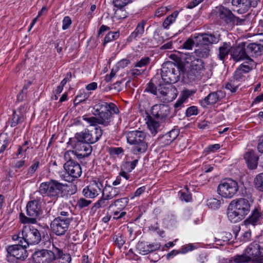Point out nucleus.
I'll return each instance as SVG.
<instances>
[{
	"mask_svg": "<svg viewBox=\"0 0 263 263\" xmlns=\"http://www.w3.org/2000/svg\"><path fill=\"white\" fill-rule=\"evenodd\" d=\"M150 61V59L148 57H144L142 58L139 62L135 65L136 67H142L146 65Z\"/></svg>",
	"mask_w": 263,
	"mask_h": 263,
	"instance_id": "nucleus-62",
	"label": "nucleus"
},
{
	"mask_svg": "<svg viewBox=\"0 0 263 263\" xmlns=\"http://www.w3.org/2000/svg\"><path fill=\"white\" fill-rule=\"evenodd\" d=\"M102 193L103 195L105 194L108 199H111L116 197L119 194V191L116 187L106 185L103 188Z\"/></svg>",
	"mask_w": 263,
	"mask_h": 263,
	"instance_id": "nucleus-34",
	"label": "nucleus"
},
{
	"mask_svg": "<svg viewBox=\"0 0 263 263\" xmlns=\"http://www.w3.org/2000/svg\"><path fill=\"white\" fill-rule=\"evenodd\" d=\"M177 129H174L167 132L164 135L159 137L157 142L161 147L170 144L178 136Z\"/></svg>",
	"mask_w": 263,
	"mask_h": 263,
	"instance_id": "nucleus-23",
	"label": "nucleus"
},
{
	"mask_svg": "<svg viewBox=\"0 0 263 263\" xmlns=\"http://www.w3.org/2000/svg\"><path fill=\"white\" fill-rule=\"evenodd\" d=\"M70 222L68 218L64 219L62 217H58L51 222L50 227L55 235L61 236L68 230Z\"/></svg>",
	"mask_w": 263,
	"mask_h": 263,
	"instance_id": "nucleus-13",
	"label": "nucleus"
},
{
	"mask_svg": "<svg viewBox=\"0 0 263 263\" xmlns=\"http://www.w3.org/2000/svg\"><path fill=\"white\" fill-rule=\"evenodd\" d=\"M251 204L248 200L239 198L231 202L228 212V217L232 222H237L245 218L249 213Z\"/></svg>",
	"mask_w": 263,
	"mask_h": 263,
	"instance_id": "nucleus-2",
	"label": "nucleus"
},
{
	"mask_svg": "<svg viewBox=\"0 0 263 263\" xmlns=\"http://www.w3.org/2000/svg\"><path fill=\"white\" fill-rule=\"evenodd\" d=\"M106 100H101L94 107V115L97 117H83V120L91 126L102 124L104 126L109 125L112 117V114H118L119 112L117 105L113 103H107Z\"/></svg>",
	"mask_w": 263,
	"mask_h": 263,
	"instance_id": "nucleus-1",
	"label": "nucleus"
},
{
	"mask_svg": "<svg viewBox=\"0 0 263 263\" xmlns=\"http://www.w3.org/2000/svg\"><path fill=\"white\" fill-rule=\"evenodd\" d=\"M251 261L250 257L244 251L241 254H236L230 259V263H248Z\"/></svg>",
	"mask_w": 263,
	"mask_h": 263,
	"instance_id": "nucleus-33",
	"label": "nucleus"
},
{
	"mask_svg": "<svg viewBox=\"0 0 263 263\" xmlns=\"http://www.w3.org/2000/svg\"><path fill=\"white\" fill-rule=\"evenodd\" d=\"M145 138L146 134L142 131L133 130L127 133V142L133 145L132 152L134 154H140L146 151L148 145Z\"/></svg>",
	"mask_w": 263,
	"mask_h": 263,
	"instance_id": "nucleus-5",
	"label": "nucleus"
},
{
	"mask_svg": "<svg viewBox=\"0 0 263 263\" xmlns=\"http://www.w3.org/2000/svg\"><path fill=\"white\" fill-rule=\"evenodd\" d=\"M256 63L252 59H249L240 64L234 73V79L239 82L245 80V74L255 68Z\"/></svg>",
	"mask_w": 263,
	"mask_h": 263,
	"instance_id": "nucleus-12",
	"label": "nucleus"
},
{
	"mask_svg": "<svg viewBox=\"0 0 263 263\" xmlns=\"http://www.w3.org/2000/svg\"><path fill=\"white\" fill-rule=\"evenodd\" d=\"M200 36L202 41L207 44H216L221 40V35L216 32L203 33Z\"/></svg>",
	"mask_w": 263,
	"mask_h": 263,
	"instance_id": "nucleus-30",
	"label": "nucleus"
},
{
	"mask_svg": "<svg viewBox=\"0 0 263 263\" xmlns=\"http://www.w3.org/2000/svg\"><path fill=\"white\" fill-rule=\"evenodd\" d=\"M27 248L21 240L20 244L9 246L6 248L7 257L9 259L12 258L18 260L24 261L28 256L26 249Z\"/></svg>",
	"mask_w": 263,
	"mask_h": 263,
	"instance_id": "nucleus-10",
	"label": "nucleus"
},
{
	"mask_svg": "<svg viewBox=\"0 0 263 263\" xmlns=\"http://www.w3.org/2000/svg\"><path fill=\"white\" fill-rule=\"evenodd\" d=\"M64 168L67 174L69 179H65L67 181H72L79 178L82 175V168L78 162L64 165Z\"/></svg>",
	"mask_w": 263,
	"mask_h": 263,
	"instance_id": "nucleus-18",
	"label": "nucleus"
},
{
	"mask_svg": "<svg viewBox=\"0 0 263 263\" xmlns=\"http://www.w3.org/2000/svg\"><path fill=\"white\" fill-rule=\"evenodd\" d=\"M194 41L193 39L189 38L183 44V48L190 50L192 48L194 45Z\"/></svg>",
	"mask_w": 263,
	"mask_h": 263,
	"instance_id": "nucleus-61",
	"label": "nucleus"
},
{
	"mask_svg": "<svg viewBox=\"0 0 263 263\" xmlns=\"http://www.w3.org/2000/svg\"><path fill=\"white\" fill-rule=\"evenodd\" d=\"M186 189V192L180 191L179 194L180 195V198L181 200H184L186 202L190 201L192 199V196L191 194L188 191V189Z\"/></svg>",
	"mask_w": 263,
	"mask_h": 263,
	"instance_id": "nucleus-51",
	"label": "nucleus"
},
{
	"mask_svg": "<svg viewBox=\"0 0 263 263\" xmlns=\"http://www.w3.org/2000/svg\"><path fill=\"white\" fill-rule=\"evenodd\" d=\"M263 47L260 45L256 43H246V52L248 54V59H252L250 57H257L261 53V48Z\"/></svg>",
	"mask_w": 263,
	"mask_h": 263,
	"instance_id": "nucleus-25",
	"label": "nucleus"
},
{
	"mask_svg": "<svg viewBox=\"0 0 263 263\" xmlns=\"http://www.w3.org/2000/svg\"><path fill=\"white\" fill-rule=\"evenodd\" d=\"M131 2V0H113L115 7L122 8Z\"/></svg>",
	"mask_w": 263,
	"mask_h": 263,
	"instance_id": "nucleus-58",
	"label": "nucleus"
},
{
	"mask_svg": "<svg viewBox=\"0 0 263 263\" xmlns=\"http://www.w3.org/2000/svg\"><path fill=\"white\" fill-rule=\"evenodd\" d=\"M109 200L107 198V196L105 195H103L102 194V197L99 200H98L92 207V210L96 211L97 210L100 208H104L106 207L109 203Z\"/></svg>",
	"mask_w": 263,
	"mask_h": 263,
	"instance_id": "nucleus-38",
	"label": "nucleus"
},
{
	"mask_svg": "<svg viewBox=\"0 0 263 263\" xmlns=\"http://www.w3.org/2000/svg\"><path fill=\"white\" fill-rule=\"evenodd\" d=\"M186 63H190L191 68L197 69L198 71H202L204 68V63L201 59L197 58L194 56L191 55L186 59Z\"/></svg>",
	"mask_w": 263,
	"mask_h": 263,
	"instance_id": "nucleus-32",
	"label": "nucleus"
},
{
	"mask_svg": "<svg viewBox=\"0 0 263 263\" xmlns=\"http://www.w3.org/2000/svg\"><path fill=\"white\" fill-rule=\"evenodd\" d=\"M79 136L78 133H76L74 137L70 138L68 143L73 149L77 159L79 160L88 157L92 152V147L90 143L80 138Z\"/></svg>",
	"mask_w": 263,
	"mask_h": 263,
	"instance_id": "nucleus-8",
	"label": "nucleus"
},
{
	"mask_svg": "<svg viewBox=\"0 0 263 263\" xmlns=\"http://www.w3.org/2000/svg\"><path fill=\"white\" fill-rule=\"evenodd\" d=\"M89 95L86 92L82 93L80 95H78L74 100V104L77 105L81 102L85 101L88 99Z\"/></svg>",
	"mask_w": 263,
	"mask_h": 263,
	"instance_id": "nucleus-52",
	"label": "nucleus"
},
{
	"mask_svg": "<svg viewBox=\"0 0 263 263\" xmlns=\"http://www.w3.org/2000/svg\"><path fill=\"white\" fill-rule=\"evenodd\" d=\"M232 4L237 8L236 11L240 14L246 12L251 6L250 0H232Z\"/></svg>",
	"mask_w": 263,
	"mask_h": 263,
	"instance_id": "nucleus-28",
	"label": "nucleus"
},
{
	"mask_svg": "<svg viewBox=\"0 0 263 263\" xmlns=\"http://www.w3.org/2000/svg\"><path fill=\"white\" fill-rule=\"evenodd\" d=\"M226 96V93L222 90H218L210 93L203 100H200V104L203 106L214 104L223 99Z\"/></svg>",
	"mask_w": 263,
	"mask_h": 263,
	"instance_id": "nucleus-22",
	"label": "nucleus"
},
{
	"mask_svg": "<svg viewBox=\"0 0 263 263\" xmlns=\"http://www.w3.org/2000/svg\"><path fill=\"white\" fill-rule=\"evenodd\" d=\"M146 124L151 134L153 136L156 135L157 133L162 129L161 124L150 116H147Z\"/></svg>",
	"mask_w": 263,
	"mask_h": 263,
	"instance_id": "nucleus-31",
	"label": "nucleus"
},
{
	"mask_svg": "<svg viewBox=\"0 0 263 263\" xmlns=\"http://www.w3.org/2000/svg\"><path fill=\"white\" fill-rule=\"evenodd\" d=\"M261 249L263 250L262 246L256 242H253L244 250V252L250 257L252 261L259 256L261 253Z\"/></svg>",
	"mask_w": 263,
	"mask_h": 263,
	"instance_id": "nucleus-24",
	"label": "nucleus"
},
{
	"mask_svg": "<svg viewBox=\"0 0 263 263\" xmlns=\"http://www.w3.org/2000/svg\"><path fill=\"white\" fill-rule=\"evenodd\" d=\"M128 201V198L127 197L117 199L109 205V208H111L113 206H116L119 207V209H123L127 205Z\"/></svg>",
	"mask_w": 263,
	"mask_h": 263,
	"instance_id": "nucleus-41",
	"label": "nucleus"
},
{
	"mask_svg": "<svg viewBox=\"0 0 263 263\" xmlns=\"http://www.w3.org/2000/svg\"><path fill=\"white\" fill-rule=\"evenodd\" d=\"M64 44V41L62 40H59L56 41V43H55V48L59 53H60L62 51Z\"/></svg>",
	"mask_w": 263,
	"mask_h": 263,
	"instance_id": "nucleus-64",
	"label": "nucleus"
},
{
	"mask_svg": "<svg viewBox=\"0 0 263 263\" xmlns=\"http://www.w3.org/2000/svg\"><path fill=\"white\" fill-rule=\"evenodd\" d=\"M58 181L54 179H50L49 181L42 182L40 186L39 192L35 194H45L46 196L57 200L60 196H62L63 188L66 186Z\"/></svg>",
	"mask_w": 263,
	"mask_h": 263,
	"instance_id": "nucleus-4",
	"label": "nucleus"
},
{
	"mask_svg": "<svg viewBox=\"0 0 263 263\" xmlns=\"http://www.w3.org/2000/svg\"><path fill=\"white\" fill-rule=\"evenodd\" d=\"M184 66H178L173 62L167 61L162 65L161 75L166 83H175L180 80L181 74L184 78Z\"/></svg>",
	"mask_w": 263,
	"mask_h": 263,
	"instance_id": "nucleus-3",
	"label": "nucleus"
},
{
	"mask_svg": "<svg viewBox=\"0 0 263 263\" xmlns=\"http://www.w3.org/2000/svg\"><path fill=\"white\" fill-rule=\"evenodd\" d=\"M160 98H162L165 101H172L177 96L176 88L170 84L160 85L158 89Z\"/></svg>",
	"mask_w": 263,
	"mask_h": 263,
	"instance_id": "nucleus-16",
	"label": "nucleus"
},
{
	"mask_svg": "<svg viewBox=\"0 0 263 263\" xmlns=\"http://www.w3.org/2000/svg\"><path fill=\"white\" fill-rule=\"evenodd\" d=\"M103 188V185L101 182L93 181L83 189L82 193L85 197L93 198L99 194Z\"/></svg>",
	"mask_w": 263,
	"mask_h": 263,
	"instance_id": "nucleus-19",
	"label": "nucleus"
},
{
	"mask_svg": "<svg viewBox=\"0 0 263 263\" xmlns=\"http://www.w3.org/2000/svg\"><path fill=\"white\" fill-rule=\"evenodd\" d=\"M186 116L187 117H190L193 115H196L198 114V109L196 106H192L189 107L186 110Z\"/></svg>",
	"mask_w": 263,
	"mask_h": 263,
	"instance_id": "nucleus-60",
	"label": "nucleus"
},
{
	"mask_svg": "<svg viewBox=\"0 0 263 263\" xmlns=\"http://www.w3.org/2000/svg\"><path fill=\"white\" fill-rule=\"evenodd\" d=\"M239 85L238 82L234 80H231L226 85V88L230 90L232 92H235Z\"/></svg>",
	"mask_w": 263,
	"mask_h": 263,
	"instance_id": "nucleus-47",
	"label": "nucleus"
},
{
	"mask_svg": "<svg viewBox=\"0 0 263 263\" xmlns=\"http://www.w3.org/2000/svg\"><path fill=\"white\" fill-rule=\"evenodd\" d=\"M137 249L140 254L145 255L149 253L148 244L145 242H139L137 245Z\"/></svg>",
	"mask_w": 263,
	"mask_h": 263,
	"instance_id": "nucleus-45",
	"label": "nucleus"
},
{
	"mask_svg": "<svg viewBox=\"0 0 263 263\" xmlns=\"http://www.w3.org/2000/svg\"><path fill=\"white\" fill-rule=\"evenodd\" d=\"M263 222V212L260 209L255 208L252 211L251 214L244 220V224L248 227L250 225L255 226Z\"/></svg>",
	"mask_w": 263,
	"mask_h": 263,
	"instance_id": "nucleus-21",
	"label": "nucleus"
},
{
	"mask_svg": "<svg viewBox=\"0 0 263 263\" xmlns=\"http://www.w3.org/2000/svg\"><path fill=\"white\" fill-rule=\"evenodd\" d=\"M80 136L79 138L84 140L90 144L95 143L97 142L101 137L103 131L101 127H96L93 129L89 130L85 129L84 130L78 133Z\"/></svg>",
	"mask_w": 263,
	"mask_h": 263,
	"instance_id": "nucleus-15",
	"label": "nucleus"
},
{
	"mask_svg": "<svg viewBox=\"0 0 263 263\" xmlns=\"http://www.w3.org/2000/svg\"><path fill=\"white\" fill-rule=\"evenodd\" d=\"M39 166V161H35L34 162L33 164L31 165V166L28 168L27 175L28 176L27 177L29 176H32L33 174L35 172V171L37 170L38 167Z\"/></svg>",
	"mask_w": 263,
	"mask_h": 263,
	"instance_id": "nucleus-55",
	"label": "nucleus"
},
{
	"mask_svg": "<svg viewBox=\"0 0 263 263\" xmlns=\"http://www.w3.org/2000/svg\"><path fill=\"white\" fill-rule=\"evenodd\" d=\"M253 183L257 190L263 192V173L258 174L254 178Z\"/></svg>",
	"mask_w": 263,
	"mask_h": 263,
	"instance_id": "nucleus-39",
	"label": "nucleus"
},
{
	"mask_svg": "<svg viewBox=\"0 0 263 263\" xmlns=\"http://www.w3.org/2000/svg\"><path fill=\"white\" fill-rule=\"evenodd\" d=\"M22 235L21 240L27 247L29 245L37 244L41 240V236L39 230L33 227L24 228Z\"/></svg>",
	"mask_w": 263,
	"mask_h": 263,
	"instance_id": "nucleus-11",
	"label": "nucleus"
},
{
	"mask_svg": "<svg viewBox=\"0 0 263 263\" xmlns=\"http://www.w3.org/2000/svg\"><path fill=\"white\" fill-rule=\"evenodd\" d=\"M9 140L6 134L0 135V154L4 152L8 146Z\"/></svg>",
	"mask_w": 263,
	"mask_h": 263,
	"instance_id": "nucleus-43",
	"label": "nucleus"
},
{
	"mask_svg": "<svg viewBox=\"0 0 263 263\" xmlns=\"http://www.w3.org/2000/svg\"><path fill=\"white\" fill-rule=\"evenodd\" d=\"M119 36V33L117 32H110L108 33L104 38L103 45H104L111 41L116 40Z\"/></svg>",
	"mask_w": 263,
	"mask_h": 263,
	"instance_id": "nucleus-48",
	"label": "nucleus"
},
{
	"mask_svg": "<svg viewBox=\"0 0 263 263\" xmlns=\"http://www.w3.org/2000/svg\"><path fill=\"white\" fill-rule=\"evenodd\" d=\"M91 203V201L85 199L83 198H80L77 202V206L80 209H83L88 206Z\"/></svg>",
	"mask_w": 263,
	"mask_h": 263,
	"instance_id": "nucleus-53",
	"label": "nucleus"
},
{
	"mask_svg": "<svg viewBox=\"0 0 263 263\" xmlns=\"http://www.w3.org/2000/svg\"><path fill=\"white\" fill-rule=\"evenodd\" d=\"M220 201L215 198H211L207 201V205L212 209H217L220 207Z\"/></svg>",
	"mask_w": 263,
	"mask_h": 263,
	"instance_id": "nucleus-46",
	"label": "nucleus"
},
{
	"mask_svg": "<svg viewBox=\"0 0 263 263\" xmlns=\"http://www.w3.org/2000/svg\"><path fill=\"white\" fill-rule=\"evenodd\" d=\"M25 116V110L24 107H20L17 110L14 111L13 117L11 120V126L14 127L17 124L22 123Z\"/></svg>",
	"mask_w": 263,
	"mask_h": 263,
	"instance_id": "nucleus-29",
	"label": "nucleus"
},
{
	"mask_svg": "<svg viewBox=\"0 0 263 263\" xmlns=\"http://www.w3.org/2000/svg\"><path fill=\"white\" fill-rule=\"evenodd\" d=\"M232 47L231 43L230 42H223L218 48V51L217 54L218 58L220 61L223 62L225 60V59L232 50Z\"/></svg>",
	"mask_w": 263,
	"mask_h": 263,
	"instance_id": "nucleus-27",
	"label": "nucleus"
},
{
	"mask_svg": "<svg viewBox=\"0 0 263 263\" xmlns=\"http://www.w3.org/2000/svg\"><path fill=\"white\" fill-rule=\"evenodd\" d=\"M142 71L138 69H133L129 70L127 72V76L129 78L128 81L131 80H134L135 78H137L138 76L141 75L142 73Z\"/></svg>",
	"mask_w": 263,
	"mask_h": 263,
	"instance_id": "nucleus-50",
	"label": "nucleus"
},
{
	"mask_svg": "<svg viewBox=\"0 0 263 263\" xmlns=\"http://www.w3.org/2000/svg\"><path fill=\"white\" fill-rule=\"evenodd\" d=\"M27 216L23 213L20 214V220L23 223H35L36 218L42 213L41 209V199L36 198L29 201L26 205Z\"/></svg>",
	"mask_w": 263,
	"mask_h": 263,
	"instance_id": "nucleus-6",
	"label": "nucleus"
},
{
	"mask_svg": "<svg viewBox=\"0 0 263 263\" xmlns=\"http://www.w3.org/2000/svg\"><path fill=\"white\" fill-rule=\"evenodd\" d=\"M210 49L209 45L204 43L195 50L196 54L200 57L207 58L210 55Z\"/></svg>",
	"mask_w": 263,
	"mask_h": 263,
	"instance_id": "nucleus-37",
	"label": "nucleus"
},
{
	"mask_svg": "<svg viewBox=\"0 0 263 263\" xmlns=\"http://www.w3.org/2000/svg\"><path fill=\"white\" fill-rule=\"evenodd\" d=\"M76 158H77V156L73 150L67 151L64 155V159L66 161L64 165L77 162L75 160Z\"/></svg>",
	"mask_w": 263,
	"mask_h": 263,
	"instance_id": "nucleus-40",
	"label": "nucleus"
},
{
	"mask_svg": "<svg viewBox=\"0 0 263 263\" xmlns=\"http://www.w3.org/2000/svg\"><path fill=\"white\" fill-rule=\"evenodd\" d=\"M170 112V106L165 104H156L151 109L153 116L162 121H170V119L168 118Z\"/></svg>",
	"mask_w": 263,
	"mask_h": 263,
	"instance_id": "nucleus-17",
	"label": "nucleus"
},
{
	"mask_svg": "<svg viewBox=\"0 0 263 263\" xmlns=\"http://www.w3.org/2000/svg\"><path fill=\"white\" fill-rule=\"evenodd\" d=\"M113 239L119 248H121L125 242V237L119 234L115 235Z\"/></svg>",
	"mask_w": 263,
	"mask_h": 263,
	"instance_id": "nucleus-49",
	"label": "nucleus"
},
{
	"mask_svg": "<svg viewBox=\"0 0 263 263\" xmlns=\"http://www.w3.org/2000/svg\"><path fill=\"white\" fill-rule=\"evenodd\" d=\"M72 23L70 17L68 16H65L62 21V29L65 30L67 29Z\"/></svg>",
	"mask_w": 263,
	"mask_h": 263,
	"instance_id": "nucleus-59",
	"label": "nucleus"
},
{
	"mask_svg": "<svg viewBox=\"0 0 263 263\" xmlns=\"http://www.w3.org/2000/svg\"><path fill=\"white\" fill-rule=\"evenodd\" d=\"M145 91L150 92L151 93L155 95L159 96V95L158 94V91L156 87L152 82H149L147 84V87L145 88Z\"/></svg>",
	"mask_w": 263,
	"mask_h": 263,
	"instance_id": "nucleus-57",
	"label": "nucleus"
},
{
	"mask_svg": "<svg viewBox=\"0 0 263 263\" xmlns=\"http://www.w3.org/2000/svg\"><path fill=\"white\" fill-rule=\"evenodd\" d=\"M138 162V159H135L132 161H126L122 165V170L130 172L135 168Z\"/></svg>",
	"mask_w": 263,
	"mask_h": 263,
	"instance_id": "nucleus-42",
	"label": "nucleus"
},
{
	"mask_svg": "<svg viewBox=\"0 0 263 263\" xmlns=\"http://www.w3.org/2000/svg\"><path fill=\"white\" fill-rule=\"evenodd\" d=\"M246 51V43L242 42L238 46L232 47L231 58L236 62L245 60L247 61L248 57Z\"/></svg>",
	"mask_w": 263,
	"mask_h": 263,
	"instance_id": "nucleus-20",
	"label": "nucleus"
},
{
	"mask_svg": "<svg viewBox=\"0 0 263 263\" xmlns=\"http://www.w3.org/2000/svg\"><path fill=\"white\" fill-rule=\"evenodd\" d=\"M62 249L53 246L52 251L42 249L35 251L32 255L34 263H52L54 260L63 255Z\"/></svg>",
	"mask_w": 263,
	"mask_h": 263,
	"instance_id": "nucleus-7",
	"label": "nucleus"
},
{
	"mask_svg": "<svg viewBox=\"0 0 263 263\" xmlns=\"http://www.w3.org/2000/svg\"><path fill=\"white\" fill-rule=\"evenodd\" d=\"M123 152L122 147H111L109 149V153L111 156L119 155Z\"/></svg>",
	"mask_w": 263,
	"mask_h": 263,
	"instance_id": "nucleus-63",
	"label": "nucleus"
},
{
	"mask_svg": "<svg viewBox=\"0 0 263 263\" xmlns=\"http://www.w3.org/2000/svg\"><path fill=\"white\" fill-rule=\"evenodd\" d=\"M178 12L176 11H174L172 14L170 15L163 22V26L164 28H167L168 27L175 22L177 15Z\"/></svg>",
	"mask_w": 263,
	"mask_h": 263,
	"instance_id": "nucleus-44",
	"label": "nucleus"
},
{
	"mask_svg": "<svg viewBox=\"0 0 263 263\" xmlns=\"http://www.w3.org/2000/svg\"><path fill=\"white\" fill-rule=\"evenodd\" d=\"M185 74L190 82H193L201 79L202 71H198L197 69L190 68L189 70Z\"/></svg>",
	"mask_w": 263,
	"mask_h": 263,
	"instance_id": "nucleus-36",
	"label": "nucleus"
},
{
	"mask_svg": "<svg viewBox=\"0 0 263 263\" xmlns=\"http://www.w3.org/2000/svg\"><path fill=\"white\" fill-rule=\"evenodd\" d=\"M195 90H189V89H184L183 90L180 95V97L183 99V100H186L191 96L194 95L195 93Z\"/></svg>",
	"mask_w": 263,
	"mask_h": 263,
	"instance_id": "nucleus-56",
	"label": "nucleus"
},
{
	"mask_svg": "<svg viewBox=\"0 0 263 263\" xmlns=\"http://www.w3.org/2000/svg\"><path fill=\"white\" fill-rule=\"evenodd\" d=\"M28 141H26L24 143V144L22 145L18 146L17 151L16 153L17 156L23 155V153H25L27 151V149L29 148V147L28 146Z\"/></svg>",
	"mask_w": 263,
	"mask_h": 263,
	"instance_id": "nucleus-54",
	"label": "nucleus"
},
{
	"mask_svg": "<svg viewBox=\"0 0 263 263\" xmlns=\"http://www.w3.org/2000/svg\"><path fill=\"white\" fill-rule=\"evenodd\" d=\"M146 23V22L144 20L140 22L138 24L135 31L131 33L129 37L131 39H135L137 37H141L144 32V26Z\"/></svg>",
	"mask_w": 263,
	"mask_h": 263,
	"instance_id": "nucleus-35",
	"label": "nucleus"
},
{
	"mask_svg": "<svg viewBox=\"0 0 263 263\" xmlns=\"http://www.w3.org/2000/svg\"><path fill=\"white\" fill-rule=\"evenodd\" d=\"M244 158L250 169L254 170L257 167L258 157L254 151H251L247 152L244 155Z\"/></svg>",
	"mask_w": 263,
	"mask_h": 263,
	"instance_id": "nucleus-26",
	"label": "nucleus"
},
{
	"mask_svg": "<svg viewBox=\"0 0 263 263\" xmlns=\"http://www.w3.org/2000/svg\"><path fill=\"white\" fill-rule=\"evenodd\" d=\"M217 14L219 17L227 24H241L244 21V20L235 16L230 9L223 6L218 8Z\"/></svg>",
	"mask_w": 263,
	"mask_h": 263,
	"instance_id": "nucleus-14",
	"label": "nucleus"
},
{
	"mask_svg": "<svg viewBox=\"0 0 263 263\" xmlns=\"http://www.w3.org/2000/svg\"><path fill=\"white\" fill-rule=\"evenodd\" d=\"M238 183L232 179L222 180L219 184L217 191L222 197L226 198L233 197L238 190Z\"/></svg>",
	"mask_w": 263,
	"mask_h": 263,
	"instance_id": "nucleus-9",
	"label": "nucleus"
}]
</instances>
